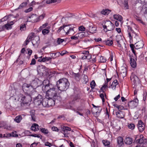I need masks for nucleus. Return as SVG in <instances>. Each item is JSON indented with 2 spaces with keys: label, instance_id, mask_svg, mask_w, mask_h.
Returning <instances> with one entry per match:
<instances>
[{
  "label": "nucleus",
  "instance_id": "nucleus-7",
  "mask_svg": "<svg viewBox=\"0 0 147 147\" xmlns=\"http://www.w3.org/2000/svg\"><path fill=\"white\" fill-rule=\"evenodd\" d=\"M138 103V100L136 98L133 100L129 101L128 103V105L129 108L131 109H133L137 106Z\"/></svg>",
  "mask_w": 147,
  "mask_h": 147
},
{
  "label": "nucleus",
  "instance_id": "nucleus-42",
  "mask_svg": "<svg viewBox=\"0 0 147 147\" xmlns=\"http://www.w3.org/2000/svg\"><path fill=\"white\" fill-rule=\"evenodd\" d=\"M30 136H33L34 137H37L38 138H40V139H41L42 138V136L40 134H31L30 135Z\"/></svg>",
  "mask_w": 147,
  "mask_h": 147
},
{
  "label": "nucleus",
  "instance_id": "nucleus-37",
  "mask_svg": "<svg viewBox=\"0 0 147 147\" xmlns=\"http://www.w3.org/2000/svg\"><path fill=\"white\" fill-rule=\"evenodd\" d=\"M130 79L131 81L134 82L138 80V78L136 76L132 74L130 76Z\"/></svg>",
  "mask_w": 147,
  "mask_h": 147
},
{
  "label": "nucleus",
  "instance_id": "nucleus-48",
  "mask_svg": "<svg viewBox=\"0 0 147 147\" xmlns=\"http://www.w3.org/2000/svg\"><path fill=\"white\" fill-rule=\"evenodd\" d=\"M124 8L125 9H129L128 2L127 0H125L124 1Z\"/></svg>",
  "mask_w": 147,
  "mask_h": 147
},
{
  "label": "nucleus",
  "instance_id": "nucleus-31",
  "mask_svg": "<svg viewBox=\"0 0 147 147\" xmlns=\"http://www.w3.org/2000/svg\"><path fill=\"white\" fill-rule=\"evenodd\" d=\"M46 67L45 66L42 65H40L38 68V70L40 73H43V71H45Z\"/></svg>",
  "mask_w": 147,
  "mask_h": 147
},
{
  "label": "nucleus",
  "instance_id": "nucleus-38",
  "mask_svg": "<svg viewBox=\"0 0 147 147\" xmlns=\"http://www.w3.org/2000/svg\"><path fill=\"white\" fill-rule=\"evenodd\" d=\"M40 131L43 133L45 135H47L49 134V132L48 130L45 128H42L40 129Z\"/></svg>",
  "mask_w": 147,
  "mask_h": 147
},
{
  "label": "nucleus",
  "instance_id": "nucleus-45",
  "mask_svg": "<svg viewBox=\"0 0 147 147\" xmlns=\"http://www.w3.org/2000/svg\"><path fill=\"white\" fill-rule=\"evenodd\" d=\"M128 127L129 129L132 130L134 129L135 126L134 124L130 123L128 125Z\"/></svg>",
  "mask_w": 147,
  "mask_h": 147
},
{
  "label": "nucleus",
  "instance_id": "nucleus-33",
  "mask_svg": "<svg viewBox=\"0 0 147 147\" xmlns=\"http://www.w3.org/2000/svg\"><path fill=\"white\" fill-rule=\"evenodd\" d=\"M50 28V26H48L46 28L43 29L42 31V34L44 35L48 34L50 32L49 29Z\"/></svg>",
  "mask_w": 147,
  "mask_h": 147
},
{
  "label": "nucleus",
  "instance_id": "nucleus-35",
  "mask_svg": "<svg viewBox=\"0 0 147 147\" xmlns=\"http://www.w3.org/2000/svg\"><path fill=\"white\" fill-rule=\"evenodd\" d=\"M32 111H30V115L31 117V120L33 122H35L36 121V117L35 115L34 111V112L32 113H31Z\"/></svg>",
  "mask_w": 147,
  "mask_h": 147
},
{
  "label": "nucleus",
  "instance_id": "nucleus-51",
  "mask_svg": "<svg viewBox=\"0 0 147 147\" xmlns=\"http://www.w3.org/2000/svg\"><path fill=\"white\" fill-rule=\"evenodd\" d=\"M113 43V41L111 40H107L106 42V44L109 46H111Z\"/></svg>",
  "mask_w": 147,
  "mask_h": 147
},
{
  "label": "nucleus",
  "instance_id": "nucleus-36",
  "mask_svg": "<svg viewBox=\"0 0 147 147\" xmlns=\"http://www.w3.org/2000/svg\"><path fill=\"white\" fill-rule=\"evenodd\" d=\"M77 36L80 39L85 36V33L84 32H80L77 34Z\"/></svg>",
  "mask_w": 147,
  "mask_h": 147
},
{
  "label": "nucleus",
  "instance_id": "nucleus-22",
  "mask_svg": "<svg viewBox=\"0 0 147 147\" xmlns=\"http://www.w3.org/2000/svg\"><path fill=\"white\" fill-rule=\"evenodd\" d=\"M15 21H13L9 22L7 24H6L5 25V28L7 30H9L11 29L12 28L11 26L15 22Z\"/></svg>",
  "mask_w": 147,
  "mask_h": 147
},
{
  "label": "nucleus",
  "instance_id": "nucleus-6",
  "mask_svg": "<svg viewBox=\"0 0 147 147\" xmlns=\"http://www.w3.org/2000/svg\"><path fill=\"white\" fill-rule=\"evenodd\" d=\"M33 98L34 99V103L36 106H39L41 105V102L42 101V95L38 94L33 96L32 97H30V99Z\"/></svg>",
  "mask_w": 147,
  "mask_h": 147
},
{
  "label": "nucleus",
  "instance_id": "nucleus-40",
  "mask_svg": "<svg viewBox=\"0 0 147 147\" xmlns=\"http://www.w3.org/2000/svg\"><path fill=\"white\" fill-rule=\"evenodd\" d=\"M102 143L105 146H110L109 145L110 144V142L107 140H103L102 141Z\"/></svg>",
  "mask_w": 147,
  "mask_h": 147
},
{
  "label": "nucleus",
  "instance_id": "nucleus-14",
  "mask_svg": "<svg viewBox=\"0 0 147 147\" xmlns=\"http://www.w3.org/2000/svg\"><path fill=\"white\" fill-rule=\"evenodd\" d=\"M54 98H48V107L54 106L56 100L59 101V99Z\"/></svg>",
  "mask_w": 147,
  "mask_h": 147
},
{
  "label": "nucleus",
  "instance_id": "nucleus-64",
  "mask_svg": "<svg viewBox=\"0 0 147 147\" xmlns=\"http://www.w3.org/2000/svg\"><path fill=\"white\" fill-rule=\"evenodd\" d=\"M52 130L53 131H59V129H58L57 127L55 126L53 127H52Z\"/></svg>",
  "mask_w": 147,
  "mask_h": 147
},
{
  "label": "nucleus",
  "instance_id": "nucleus-55",
  "mask_svg": "<svg viewBox=\"0 0 147 147\" xmlns=\"http://www.w3.org/2000/svg\"><path fill=\"white\" fill-rule=\"evenodd\" d=\"M69 26H64V28L63 31H64V32L66 33V32H67V31L68 30V29H69Z\"/></svg>",
  "mask_w": 147,
  "mask_h": 147
},
{
  "label": "nucleus",
  "instance_id": "nucleus-60",
  "mask_svg": "<svg viewBox=\"0 0 147 147\" xmlns=\"http://www.w3.org/2000/svg\"><path fill=\"white\" fill-rule=\"evenodd\" d=\"M48 25L47 23H46L45 24H43L42 26L40 27V28L42 29L43 28L46 27Z\"/></svg>",
  "mask_w": 147,
  "mask_h": 147
},
{
  "label": "nucleus",
  "instance_id": "nucleus-49",
  "mask_svg": "<svg viewBox=\"0 0 147 147\" xmlns=\"http://www.w3.org/2000/svg\"><path fill=\"white\" fill-rule=\"evenodd\" d=\"M21 95V100H22V101L23 102H27V100H26V97L25 96L23 95Z\"/></svg>",
  "mask_w": 147,
  "mask_h": 147
},
{
  "label": "nucleus",
  "instance_id": "nucleus-56",
  "mask_svg": "<svg viewBox=\"0 0 147 147\" xmlns=\"http://www.w3.org/2000/svg\"><path fill=\"white\" fill-rule=\"evenodd\" d=\"M79 30L80 31H85L86 28L83 26H81L79 27Z\"/></svg>",
  "mask_w": 147,
  "mask_h": 147
},
{
  "label": "nucleus",
  "instance_id": "nucleus-12",
  "mask_svg": "<svg viewBox=\"0 0 147 147\" xmlns=\"http://www.w3.org/2000/svg\"><path fill=\"white\" fill-rule=\"evenodd\" d=\"M138 130L140 132H142L144 130L145 128V125L141 120L138 121Z\"/></svg>",
  "mask_w": 147,
  "mask_h": 147
},
{
  "label": "nucleus",
  "instance_id": "nucleus-52",
  "mask_svg": "<svg viewBox=\"0 0 147 147\" xmlns=\"http://www.w3.org/2000/svg\"><path fill=\"white\" fill-rule=\"evenodd\" d=\"M33 8L32 7H30L28 9H26L24 10V12L25 13H27L32 11L33 10Z\"/></svg>",
  "mask_w": 147,
  "mask_h": 147
},
{
  "label": "nucleus",
  "instance_id": "nucleus-58",
  "mask_svg": "<svg viewBox=\"0 0 147 147\" xmlns=\"http://www.w3.org/2000/svg\"><path fill=\"white\" fill-rule=\"evenodd\" d=\"M46 4L47 3L44 2V1H43L40 3V5L39 6V7H45V6Z\"/></svg>",
  "mask_w": 147,
  "mask_h": 147
},
{
  "label": "nucleus",
  "instance_id": "nucleus-1",
  "mask_svg": "<svg viewBox=\"0 0 147 147\" xmlns=\"http://www.w3.org/2000/svg\"><path fill=\"white\" fill-rule=\"evenodd\" d=\"M42 90L46 92V97L47 98H56L61 100L60 97L57 95V90L58 89L56 88L54 85L50 83L48 80H44L42 83Z\"/></svg>",
  "mask_w": 147,
  "mask_h": 147
},
{
  "label": "nucleus",
  "instance_id": "nucleus-2",
  "mask_svg": "<svg viewBox=\"0 0 147 147\" xmlns=\"http://www.w3.org/2000/svg\"><path fill=\"white\" fill-rule=\"evenodd\" d=\"M22 89L24 92L29 96H27V97L29 98L33 96L37 95V93L35 89L30 84H24L22 86Z\"/></svg>",
  "mask_w": 147,
  "mask_h": 147
},
{
  "label": "nucleus",
  "instance_id": "nucleus-16",
  "mask_svg": "<svg viewBox=\"0 0 147 147\" xmlns=\"http://www.w3.org/2000/svg\"><path fill=\"white\" fill-rule=\"evenodd\" d=\"M117 117L119 119H123L124 117L125 113L123 111H119L116 112Z\"/></svg>",
  "mask_w": 147,
  "mask_h": 147
},
{
  "label": "nucleus",
  "instance_id": "nucleus-59",
  "mask_svg": "<svg viewBox=\"0 0 147 147\" xmlns=\"http://www.w3.org/2000/svg\"><path fill=\"white\" fill-rule=\"evenodd\" d=\"M71 38L72 40H77L79 39L77 36V34L75 36H71Z\"/></svg>",
  "mask_w": 147,
  "mask_h": 147
},
{
  "label": "nucleus",
  "instance_id": "nucleus-34",
  "mask_svg": "<svg viewBox=\"0 0 147 147\" xmlns=\"http://www.w3.org/2000/svg\"><path fill=\"white\" fill-rule=\"evenodd\" d=\"M111 11V10L107 9H103L101 12V13L104 15H108Z\"/></svg>",
  "mask_w": 147,
  "mask_h": 147
},
{
  "label": "nucleus",
  "instance_id": "nucleus-21",
  "mask_svg": "<svg viewBox=\"0 0 147 147\" xmlns=\"http://www.w3.org/2000/svg\"><path fill=\"white\" fill-rule=\"evenodd\" d=\"M32 43L33 46L38 45L39 43V36H35L32 40Z\"/></svg>",
  "mask_w": 147,
  "mask_h": 147
},
{
  "label": "nucleus",
  "instance_id": "nucleus-62",
  "mask_svg": "<svg viewBox=\"0 0 147 147\" xmlns=\"http://www.w3.org/2000/svg\"><path fill=\"white\" fill-rule=\"evenodd\" d=\"M136 19L137 21L139 22L140 23L144 24V22L140 18L136 16Z\"/></svg>",
  "mask_w": 147,
  "mask_h": 147
},
{
  "label": "nucleus",
  "instance_id": "nucleus-3",
  "mask_svg": "<svg viewBox=\"0 0 147 147\" xmlns=\"http://www.w3.org/2000/svg\"><path fill=\"white\" fill-rule=\"evenodd\" d=\"M56 85L58 90L63 91H65L69 88V83L67 79L63 78L57 81Z\"/></svg>",
  "mask_w": 147,
  "mask_h": 147
},
{
  "label": "nucleus",
  "instance_id": "nucleus-8",
  "mask_svg": "<svg viewBox=\"0 0 147 147\" xmlns=\"http://www.w3.org/2000/svg\"><path fill=\"white\" fill-rule=\"evenodd\" d=\"M81 59L82 60L87 59H90L91 58V56L89 54L88 51H84L81 54Z\"/></svg>",
  "mask_w": 147,
  "mask_h": 147
},
{
  "label": "nucleus",
  "instance_id": "nucleus-30",
  "mask_svg": "<svg viewBox=\"0 0 147 147\" xmlns=\"http://www.w3.org/2000/svg\"><path fill=\"white\" fill-rule=\"evenodd\" d=\"M22 119V117L21 115H19L16 116L14 119V121L17 123H20Z\"/></svg>",
  "mask_w": 147,
  "mask_h": 147
},
{
  "label": "nucleus",
  "instance_id": "nucleus-47",
  "mask_svg": "<svg viewBox=\"0 0 147 147\" xmlns=\"http://www.w3.org/2000/svg\"><path fill=\"white\" fill-rule=\"evenodd\" d=\"M9 136L15 137H17L18 136V135L16 134V131H13L11 133L9 134Z\"/></svg>",
  "mask_w": 147,
  "mask_h": 147
},
{
  "label": "nucleus",
  "instance_id": "nucleus-61",
  "mask_svg": "<svg viewBox=\"0 0 147 147\" xmlns=\"http://www.w3.org/2000/svg\"><path fill=\"white\" fill-rule=\"evenodd\" d=\"M38 143H36L35 142L31 144L30 146V147H36L38 144Z\"/></svg>",
  "mask_w": 147,
  "mask_h": 147
},
{
  "label": "nucleus",
  "instance_id": "nucleus-28",
  "mask_svg": "<svg viewBox=\"0 0 147 147\" xmlns=\"http://www.w3.org/2000/svg\"><path fill=\"white\" fill-rule=\"evenodd\" d=\"M39 61H42L43 62L49 61L50 63H51V58L50 57H44L42 58L41 60V59H39Z\"/></svg>",
  "mask_w": 147,
  "mask_h": 147
},
{
  "label": "nucleus",
  "instance_id": "nucleus-53",
  "mask_svg": "<svg viewBox=\"0 0 147 147\" xmlns=\"http://www.w3.org/2000/svg\"><path fill=\"white\" fill-rule=\"evenodd\" d=\"M108 82L105 81V83L102 86V87L101 88V90H103L105 89L108 87Z\"/></svg>",
  "mask_w": 147,
  "mask_h": 147
},
{
  "label": "nucleus",
  "instance_id": "nucleus-5",
  "mask_svg": "<svg viewBox=\"0 0 147 147\" xmlns=\"http://www.w3.org/2000/svg\"><path fill=\"white\" fill-rule=\"evenodd\" d=\"M105 25L102 26L104 31L107 32L108 31H112L114 28L113 24L110 21H106L105 22Z\"/></svg>",
  "mask_w": 147,
  "mask_h": 147
},
{
  "label": "nucleus",
  "instance_id": "nucleus-57",
  "mask_svg": "<svg viewBox=\"0 0 147 147\" xmlns=\"http://www.w3.org/2000/svg\"><path fill=\"white\" fill-rule=\"evenodd\" d=\"M8 19V17L7 16H5L2 19L0 20V22H2L6 21Z\"/></svg>",
  "mask_w": 147,
  "mask_h": 147
},
{
  "label": "nucleus",
  "instance_id": "nucleus-15",
  "mask_svg": "<svg viewBox=\"0 0 147 147\" xmlns=\"http://www.w3.org/2000/svg\"><path fill=\"white\" fill-rule=\"evenodd\" d=\"M135 44V48L136 49H138L142 48L144 45V44L143 41L142 40L138 41Z\"/></svg>",
  "mask_w": 147,
  "mask_h": 147
},
{
  "label": "nucleus",
  "instance_id": "nucleus-4",
  "mask_svg": "<svg viewBox=\"0 0 147 147\" xmlns=\"http://www.w3.org/2000/svg\"><path fill=\"white\" fill-rule=\"evenodd\" d=\"M127 32L128 37L130 40H131L133 39V37H134V38L135 39L136 41L139 40V38L138 34L134 32V31L132 29V28L129 26H127Z\"/></svg>",
  "mask_w": 147,
  "mask_h": 147
},
{
  "label": "nucleus",
  "instance_id": "nucleus-25",
  "mask_svg": "<svg viewBox=\"0 0 147 147\" xmlns=\"http://www.w3.org/2000/svg\"><path fill=\"white\" fill-rule=\"evenodd\" d=\"M113 17L114 19L118 20L120 22L123 19L122 17L121 16L117 14L113 15Z\"/></svg>",
  "mask_w": 147,
  "mask_h": 147
},
{
  "label": "nucleus",
  "instance_id": "nucleus-39",
  "mask_svg": "<svg viewBox=\"0 0 147 147\" xmlns=\"http://www.w3.org/2000/svg\"><path fill=\"white\" fill-rule=\"evenodd\" d=\"M46 16L45 13H43L39 16H38V22L42 20Z\"/></svg>",
  "mask_w": 147,
  "mask_h": 147
},
{
  "label": "nucleus",
  "instance_id": "nucleus-26",
  "mask_svg": "<svg viewBox=\"0 0 147 147\" xmlns=\"http://www.w3.org/2000/svg\"><path fill=\"white\" fill-rule=\"evenodd\" d=\"M28 3L27 2H24L21 3L19 6L15 10H17L19 9H22L25 7L27 5Z\"/></svg>",
  "mask_w": 147,
  "mask_h": 147
},
{
  "label": "nucleus",
  "instance_id": "nucleus-27",
  "mask_svg": "<svg viewBox=\"0 0 147 147\" xmlns=\"http://www.w3.org/2000/svg\"><path fill=\"white\" fill-rule=\"evenodd\" d=\"M74 28H71L69 27V28L67 31V32H66V34H69L70 35L74 34L75 32L74 30Z\"/></svg>",
  "mask_w": 147,
  "mask_h": 147
},
{
  "label": "nucleus",
  "instance_id": "nucleus-24",
  "mask_svg": "<svg viewBox=\"0 0 147 147\" xmlns=\"http://www.w3.org/2000/svg\"><path fill=\"white\" fill-rule=\"evenodd\" d=\"M39 126L36 123H34L31 127V129L34 131H38L39 130Z\"/></svg>",
  "mask_w": 147,
  "mask_h": 147
},
{
  "label": "nucleus",
  "instance_id": "nucleus-13",
  "mask_svg": "<svg viewBox=\"0 0 147 147\" xmlns=\"http://www.w3.org/2000/svg\"><path fill=\"white\" fill-rule=\"evenodd\" d=\"M140 138L138 139L137 141L136 142L140 144H145L147 143V139L145 138L143 135H140Z\"/></svg>",
  "mask_w": 147,
  "mask_h": 147
},
{
  "label": "nucleus",
  "instance_id": "nucleus-19",
  "mask_svg": "<svg viewBox=\"0 0 147 147\" xmlns=\"http://www.w3.org/2000/svg\"><path fill=\"white\" fill-rule=\"evenodd\" d=\"M133 141V138L130 137H126L124 140L125 143L128 145L131 144Z\"/></svg>",
  "mask_w": 147,
  "mask_h": 147
},
{
  "label": "nucleus",
  "instance_id": "nucleus-46",
  "mask_svg": "<svg viewBox=\"0 0 147 147\" xmlns=\"http://www.w3.org/2000/svg\"><path fill=\"white\" fill-rule=\"evenodd\" d=\"M90 85V86L92 89L94 88L96 85V83L94 81L92 80L91 82Z\"/></svg>",
  "mask_w": 147,
  "mask_h": 147
},
{
  "label": "nucleus",
  "instance_id": "nucleus-18",
  "mask_svg": "<svg viewBox=\"0 0 147 147\" xmlns=\"http://www.w3.org/2000/svg\"><path fill=\"white\" fill-rule=\"evenodd\" d=\"M96 27L93 25H90L88 28V30L90 33H94L96 32Z\"/></svg>",
  "mask_w": 147,
  "mask_h": 147
},
{
  "label": "nucleus",
  "instance_id": "nucleus-41",
  "mask_svg": "<svg viewBox=\"0 0 147 147\" xmlns=\"http://www.w3.org/2000/svg\"><path fill=\"white\" fill-rule=\"evenodd\" d=\"M26 29V27L25 24H21L20 25V30L21 31H24Z\"/></svg>",
  "mask_w": 147,
  "mask_h": 147
},
{
  "label": "nucleus",
  "instance_id": "nucleus-32",
  "mask_svg": "<svg viewBox=\"0 0 147 147\" xmlns=\"http://www.w3.org/2000/svg\"><path fill=\"white\" fill-rule=\"evenodd\" d=\"M118 83L117 80H115L112 82V85L111 86L112 89L114 90L115 89L116 86L118 85Z\"/></svg>",
  "mask_w": 147,
  "mask_h": 147
},
{
  "label": "nucleus",
  "instance_id": "nucleus-9",
  "mask_svg": "<svg viewBox=\"0 0 147 147\" xmlns=\"http://www.w3.org/2000/svg\"><path fill=\"white\" fill-rule=\"evenodd\" d=\"M119 71L120 73V76H121L123 78L126 76L127 70L125 66H121L119 69Z\"/></svg>",
  "mask_w": 147,
  "mask_h": 147
},
{
  "label": "nucleus",
  "instance_id": "nucleus-63",
  "mask_svg": "<svg viewBox=\"0 0 147 147\" xmlns=\"http://www.w3.org/2000/svg\"><path fill=\"white\" fill-rule=\"evenodd\" d=\"M100 96L102 99L103 102H104L105 101V99L104 98V94H100Z\"/></svg>",
  "mask_w": 147,
  "mask_h": 147
},
{
  "label": "nucleus",
  "instance_id": "nucleus-17",
  "mask_svg": "<svg viewBox=\"0 0 147 147\" xmlns=\"http://www.w3.org/2000/svg\"><path fill=\"white\" fill-rule=\"evenodd\" d=\"M28 19L30 18L31 21L34 22H38V16L35 14H32L28 17Z\"/></svg>",
  "mask_w": 147,
  "mask_h": 147
},
{
  "label": "nucleus",
  "instance_id": "nucleus-50",
  "mask_svg": "<svg viewBox=\"0 0 147 147\" xmlns=\"http://www.w3.org/2000/svg\"><path fill=\"white\" fill-rule=\"evenodd\" d=\"M63 129L65 134V131H70L71 130V129L70 128L66 126H63Z\"/></svg>",
  "mask_w": 147,
  "mask_h": 147
},
{
  "label": "nucleus",
  "instance_id": "nucleus-29",
  "mask_svg": "<svg viewBox=\"0 0 147 147\" xmlns=\"http://www.w3.org/2000/svg\"><path fill=\"white\" fill-rule=\"evenodd\" d=\"M72 76L76 80L79 81L80 80V75L79 73H75L73 72Z\"/></svg>",
  "mask_w": 147,
  "mask_h": 147
},
{
  "label": "nucleus",
  "instance_id": "nucleus-23",
  "mask_svg": "<svg viewBox=\"0 0 147 147\" xmlns=\"http://www.w3.org/2000/svg\"><path fill=\"white\" fill-rule=\"evenodd\" d=\"M48 98L46 97L45 98L43 99L41 105L45 107H48Z\"/></svg>",
  "mask_w": 147,
  "mask_h": 147
},
{
  "label": "nucleus",
  "instance_id": "nucleus-54",
  "mask_svg": "<svg viewBox=\"0 0 147 147\" xmlns=\"http://www.w3.org/2000/svg\"><path fill=\"white\" fill-rule=\"evenodd\" d=\"M130 47L131 49V50L132 52L135 55V52L134 50V47H135V46L133 44H131L130 45Z\"/></svg>",
  "mask_w": 147,
  "mask_h": 147
},
{
  "label": "nucleus",
  "instance_id": "nucleus-11",
  "mask_svg": "<svg viewBox=\"0 0 147 147\" xmlns=\"http://www.w3.org/2000/svg\"><path fill=\"white\" fill-rule=\"evenodd\" d=\"M137 59L135 58L133 56H130V62L131 66L133 68L136 67L137 63L136 61Z\"/></svg>",
  "mask_w": 147,
  "mask_h": 147
},
{
  "label": "nucleus",
  "instance_id": "nucleus-10",
  "mask_svg": "<svg viewBox=\"0 0 147 147\" xmlns=\"http://www.w3.org/2000/svg\"><path fill=\"white\" fill-rule=\"evenodd\" d=\"M34 33H31L28 36V38L24 42V43L23 44L24 46H25L28 45V43L31 40H32V38H34L35 37Z\"/></svg>",
  "mask_w": 147,
  "mask_h": 147
},
{
  "label": "nucleus",
  "instance_id": "nucleus-20",
  "mask_svg": "<svg viewBox=\"0 0 147 147\" xmlns=\"http://www.w3.org/2000/svg\"><path fill=\"white\" fill-rule=\"evenodd\" d=\"M117 141L118 145L119 147H121L124 144L123 139L121 137H118Z\"/></svg>",
  "mask_w": 147,
  "mask_h": 147
},
{
  "label": "nucleus",
  "instance_id": "nucleus-43",
  "mask_svg": "<svg viewBox=\"0 0 147 147\" xmlns=\"http://www.w3.org/2000/svg\"><path fill=\"white\" fill-rule=\"evenodd\" d=\"M107 61V59L105 57L102 56H101L100 58L99 62L101 63L105 62Z\"/></svg>",
  "mask_w": 147,
  "mask_h": 147
},
{
  "label": "nucleus",
  "instance_id": "nucleus-44",
  "mask_svg": "<svg viewBox=\"0 0 147 147\" xmlns=\"http://www.w3.org/2000/svg\"><path fill=\"white\" fill-rule=\"evenodd\" d=\"M64 41V40L63 39H62L60 38H58L56 41V42L57 43V44H55V45H57L59 44H61Z\"/></svg>",
  "mask_w": 147,
  "mask_h": 147
}]
</instances>
